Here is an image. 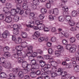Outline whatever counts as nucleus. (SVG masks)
<instances>
[{
	"label": "nucleus",
	"instance_id": "nucleus-1",
	"mask_svg": "<svg viewBox=\"0 0 79 79\" xmlns=\"http://www.w3.org/2000/svg\"><path fill=\"white\" fill-rule=\"evenodd\" d=\"M27 67V68H26V69H23L21 71H20L18 73V75L20 78H23L24 77L23 74H26V73H27V71H30L29 66L28 65Z\"/></svg>",
	"mask_w": 79,
	"mask_h": 79
},
{
	"label": "nucleus",
	"instance_id": "nucleus-2",
	"mask_svg": "<svg viewBox=\"0 0 79 79\" xmlns=\"http://www.w3.org/2000/svg\"><path fill=\"white\" fill-rule=\"evenodd\" d=\"M57 48L59 50H57L55 51V54L56 56H60L61 55V53H63L64 51L63 49V47L61 45H58L57 47Z\"/></svg>",
	"mask_w": 79,
	"mask_h": 79
},
{
	"label": "nucleus",
	"instance_id": "nucleus-3",
	"mask_svg": "<svg viewBox=\"0 0 79 79\" xmlns=\"http://www.w3.org/2000/svg\"><path fill=\"white\" fill-rule=\"evenodd\" d=\"M11 8V4L10 3H7L6 4V7L3 8V11L4 12L5 14L6 15H9L10 13H11L10 11V8Z\"/></svg>",
	"mask_w": 79,
	"mask_h": 79
},
{
	"label": "nucleus",
	"instance_id": "nucleus-4",
	"mask_svg": "<svg viewBox=\"0 0 79 79\" xmlns=\"http://www.w3.org/2000/svg\"><path fill=\"white\" fill-rule=\"evenodd\" d=\"M0 61L1 62V64H2V66L6 69L10 65V64H11V63L9 62L5 61V58L3 57L0 58Z\"/></svg>",
	"mask_w": 79,
	"mask_h": 79
},
{
	"label": "nucleus",
	"instance_id": "nucleus-5",
	"mask_svg": "<svg viewBox=\"0 0 79 79\" xmlns=\"http://www.w3.org/2000/svg\"><path fill=\"white\" fill-rule=\"evenodd\" d=\"M18 60H19V63H22V65L23 68H27V65H28L29 66V68H30V64H27L26 61H23L22 58L19 57Z\"/></svg>",
	"mask_w": 79,
	"mask_h": 79
},
{
	"label": "nucleus",
	"instance_id": "nucleus-6",
	"mask_svg": "<svg viewBox=\"0 0 79 79\" xmlns=\"http://www.w3.org/2000/svg\"><path fill=\"white\" fill-rule=\"evenodd\" d=\"M31 65L32 67L31 69H39V65L36 64L35 60L34 59L31 61Z\"/></svg>",
	"mask_w": 79,
	"mask_h": 79
},
{
	"label": "nucleus",
	"instance_id": "nucleus-7",
	"mask_svg": "<svg viewBox=\"0 0 79 79\" xmlns=\"http://www.w3.org/2000/svg\"><path fill=\"white\" fill-rule=\"evenodd\" d=\"M23 58H26V56H28V58L30 57V46L27 47V49L26 52H24V54L23 55Z\"/></svg>",
	"mask_w": 79,
	"mask_h": 79
},
{
	"label": "nucleus",
	"instance_id": "nucleus-8",
	"mask_svg": "<svg viewBox=\"0 0 79 79\" xmlns=\"http://www.w3.org/2000/svg\"><path fill=\"white\" fill-rule=\"evenodd\" d=\"M62 10H63L64 12H63V15L64 16V17H67L68 16H69L68 15L69 14L68 11V8L66 6H62Z\"/></svg>",
	"mask_w": 79,
	"mask_h": 79
},
{
	"label": "nucleus",
	"instance_id": "nucleus-9",
	"mask_svg": "<svg viewBox=\"0 0 79 79\" xmlns=\"http://www.w3.org/2000/svg\"><path fill=\"white\" fill-rule=\"evenodd\" d=\"M7 69H9L10 71H13L15 74L18 73V71H19V69L18 68H13L11 67V64H9V66L7 68Z\"/></svg>",
	"mask_w": 79,
	"mask_h": 79
},
{
	"label": "nucleus",
	"instance_id": "nucleus-10",
	"mask_svg": "<svg viewBox=\"0 0 79 79\" xmlns=\"http://www.w3.org/2000/svg\"><path fill=\"white\" fill-rule=\"evenodd\" d=\"M15 49L13 50V52L14 53H17L18 52H20L23 50V48L21 46H17L16 47Z\"/></svg>",
	"mask_w": 79,
	"mask_h": 79
},
{
	"label": "nucleus",
	"instance_id": "nucleus-11",
	"mask_svg": "<svg viewBox=\"0 0 79 79\" xmlns=\"http://www.w3.org/2000/svg\"><path fill=\"white\" fill-rule=\"evenodd\" d=\"M72 64L74 67V70L75 72L77 73L79 72V65H77V64L76 61L72 62Z\"/></svg>",
	"mask_w": 79,
	"mask_h": 79
},
{
	"label": "nucleus",
	"instance_id": "nucleus-12",
	"mask_svg": "<svg viewBox=\"0 0 79 79\" xmlns=\"http://www.w3.org/2000/svg\"><path fill=\"white\" fill-rule=\"evenodd\" d=\"M30 56L31 57H35L37 56V52H32V46H30Z\"/></svg>",
	"mask_w": 79,
	"mask_h": 79
},
{
	"label": "nucleus",
	"instance_id": "nucleus-13",
	"mask_svg": "<svg viewBox=\"0 0 79 79\" xmlns=\"http://www.w3.org/2000/svg\"><path fill=\"white\" fill-rule=\"evenodd\" d=\"M23 8L24 9V10H27H27L25 11V13L26 15H30V9L28 8V6L27 5L26 6H23Z\"/></svg>",
	"mask_w": 79,
	"mask_h": 79
},
{
	"label": "nucleus",
	"instance_id": "nucleus-14",
	"mask_svg": "<svg viewBox=\"0 0 79 79\" xmlns=\"http://www.w3.org/2000/svg\"><path fill=\"white\" fill-rule=\"evenodd\" d=\"M65 72H63V69L62 68H59L58 69V71L57 72V75L58 76H63Z\"/></svg>",
	"mask_w": 79,
	"mask_h": 79
},
{
	"label": "nucleus",
	"instance_id": "nucleus-15",
	"mask_svg": "<svg viewBox=\"0 0 79 79\" xmlns=\"http://www.w3.org/2000/svg\"><path fill=\"white\" fill-rule=\"evenodd\" d=\"M10 13H9V15L10 14V15H12V16H15V15H16L18 13V12L17 11H16V9H12L11 10V12H10Z\"/></svg>",
	"mask_w": 79,
	"mask_h": 79
},
{
	"label": "nucleus",
	"instance_id": "nucleus-16",
	"mask_svg": "<svg viewBox=\"0 0 79 79\" xmlns=\"http://www.w3.org/2000/svg\"><path fill=\"white\" fill-rule=\"evenodd\" d=\"M40 35V33L38 31H35L33 36V39H37Z\"/></svg>",
	"mask_w": 79,
	"mask_h": 79
},
{
	"label": "nucleus",
	"instance_id": "nucleus-17",
	"mask_svg": "<svg viewBox=\"0 0 79 79\" xmlns=\"http://www.w3.org/2000/svg\"><path fill=\"white\" fill-rule=\"evenodd\" d=\"M69 40L70 42V43L72 45H73V46H76V45H75V44H74V43H75V41H76V39H75V38H71Z\"/></svg>",
	"mask_w": 79,
	"mask_h": 79
},
{
	"label": "nucleus",
	"instance_id": "nucleus-18",
	"mask_svg": "<svg viewBox=\"0 0 79 79\" xmlns=\"http://www.w3.org/2000/svg\"><path fill=\"white\" fill-rule=\"evenodd\" d=\"M35 69H31V70H30V76H31V77H35L34 75V74H35L34 71H35Z\"/></svg>",
	"mask_w": 79,
	"mask_h": 79
},
{
	"label": "nucleus",
	"instance_id": "nucleus-19",
	"mask_svg": "<svg viewBox=\"0 0 79 79\" xmlns=\"http://www.w3.org/2000/svg\"><path fill=\"white\" fill-rule=\"evenodd\" d=\"M53 59H50V61L51 62V64L53 67H56L57 65L56 64V62L53 61Z\"/></svg>",
	"mask_w": 79,
	"mask_h": 79
},
{
	"label": "nucleus",
	"instance_id": "nucleus-20",
	"mask_svg": "<svg viewBox=\"0 0 79 79\" xmlns=\"http://www.w3.org/2000/svg\"><path fill=\"white\" fill-rule=\"evenodd\" d=\"M5 21L8 23H11L12 21V18L10 17H6Z\"/></svg>",
	"mask_w": 79,
	"mask_h": 79
},
{
	"label": "nucleus",
	"instance_id": "nucleus-21",
	"mask_svg": "<svg viewBox=\"0 0 79 79\" xmlns=\"http://www.w3.org/2000/svg\"><path fill=\"white\" fill-rule=\"evenodd\" d=\"M75 56L76 57H73L70 58V60L72 61V62L73 61H79V57L78 56Z\"/></svg>",
	"mask_w": 79,
	"mask_h": 79
},
{
	"label": "nucleus",
	"instance_id": "nucleus-22",
	"mask_svg": "<svg viewBox=\"0 0 79 79\" xmlns=\"http://www.w3.org/2000/svg\"><path fill=\"white\" fill-rule=\"evenodd\" d=\"M47 73H42V76L43 77H44V79H49L50 77L46 75Z\"/></svg>",
	"mask_w": 79,
	"mask_h": 79
},
{
	"label": "nucleus",
	"instance_id": "nucleus-23",
	"mask_svg": "<svg viewBox=\"0 0 79 79\" xmlns=\"http://www.w3.org/2000/svg\"><path fill=\"white\" fill-rule=\"evenodd\" d=\"M71 15L73 17H75L77 15V12L75 10H72L71 12Z\"/></svg>",
	"mask_w": 79,
	"mask_h": 79
},
{
	"label": "nucleus",
	"instance_id": "nucleus-24",
	"mask_svg": "<svg viewBox=\"0 0 79 79\" xmlns=\"http://www.w3.org/2000/svg\"><path fill=\"white\" fill-rule=\"evenodd\" d=\"M53 15H58L59 14V11L58 9L57 8H55L53 10Z\"/></svg>",
	"mask_w": 79,
	"mask_h": 79
},
{
	"label": "nucleus",
	"instance_id": "nucleus-25",
	"mask_svg": "<svg viewBox=\"0 0 79 79\" xmlns=\"http://www.w3.org/2000/svg\"><path fill=\"white\" fill-rule=\"evenodd\" d=\"M7 77V75H6V74L4 73V72H1L0 73V77Z\"/></svg>",
	"mask_w": 79,
	"mask_h": 79
},
{
	"label": "nucleus",
	"instance_id": "nucleus-26",
	"mask_svg": "<svg viewBox=\"0 0 79 79\" xmlns=\"http://www.w3.org/2000/svg\"><path fill=\"white\" fill-rule=\"evenodd\" d=\"M30 23H31L30 25V27H33V29L37 30V27H38L34 26L33 25H31V24H33V25H34V23H34V22L33 21H32Z\"/></svg>",
	"mask_w": 79,
	"mask_h": 79
},
{
	"label": "nucleus",
	"instance_id": "nucleus-27",
	"mask_svg": "<svg viewBox=\"0 0 79 79\" xmlns=\"http://www.w3.org/2000/svg\"><path fill=\"white\" fill-rule=\"evenodd\" d=\"M39 64L41 66V67L42 68H44L45 65V62L42 61V60H40L39 61Z\"/></svg>",
	"mask_w": 79,
	"mask_h": 79
},
{
	"label": "nucleus",
	"instance_id": "nucleus-28",
	"mask_svg": "<svg viewBox=\"0 0 79 79\" xmlns=\"http://www.w3.org/2000/svg\"><path fill=\"white\" fill-rule=\"evenodd\" d=\"M22 36L23 39H26L27 37V35L26 33L22 32Z\"/></svg>",
	"mask_w": 79,
	"mask_h": 79
},
{
	"label": "nucleus",
	"instance_id": "nucleus-29",
	"mask_svg": "<svg viewBox=\"0 0 79 79\" xmlns=\"http://www.w3.org/2000/svg\"><path fill=\"white\" fill-rule=\"evenodd\" d=\"M38 27L40 30H43L45 28V25L44 24H42L40 25H38Z\"/></svg>",
	"mask_w": 79,
	"mask_h": 79
},
{
	"label": "nucleus",
	"instance_id": "nucleus-30",
	"mask_svg": "<svg viewBox=\"0 0 79 79\" xmlns=\"http://www.w3.org/2000/svg\"><path fill=\"white\" fill-rule=\"evenodd\" d=\"M27 44L26 42H23L21 44V47L23 48H26V47H27Z\"/></svg>",
	"mask_w": 79,
	"mask_h": 79
},
{
	"label": "nucleus",
	"instance_id": "nucleus-31",
	"mask_svg": "<svg viewBox=\"0 0 79 79\" xmlns=\"http://www.w3.org/2000/svg\"><path fill=\"white\" fill-rule=\"evenodd\" d=\"M65 21L66 22H69L70 21V20H71V17L70 16H68L67 17H65Z\"/></svg>",
	"mask_w": 79,
	"mask_h": 79
},
{
	"label": "nucleus",
	"instance_id": "nucleus-32",
	"mask_svg": "<svg viewBox=\"0 0 79 79\" xmlns=\"http://www.w3.org/2000/svg\"><path fill=\"white\" fill-rule=\"evenodd\" d=\"M69 52L71 53H74V52H76V48L74 47H71L70 48Z\"/></svg>",
	"mask_w": 79,
	"mask_h": 79
},
{
	"label": "nucleus",
	"instance_id": "nucleus-33",
	"mask_svg": "<svg viewBox=\"0 0 79 79\" xmlns=\"http://www.w3.org/2000/svg\"><path fill=\"white\" fill-rule=\"evenodd\" d=\"M21 42H22V39L21 38L19 37L17 40L15 41V43L16 44H20V43H21Z\"/></svg>",
	"mask_w": 79,
	"mask_h": 79
},
{
	"label": "nucleus",
	"instance_id": "nucleus-34",
	"mask_svg": "<svg viewBox=\"0 0 79 79\" xmlns=\"http://www.w3.org/2000/svg\"><path fill=\"white\" fill-rule=\"evenodd\" d=\"M37 26H40L41 25H42V24H43V23H44V21H41L40 22L37 21L35 22Z\"/></svg>",
	"mask_w": 79,
	"mask_h": 79
},
{
	"label": "nucleus",
	"instance_id": "nucleus-35",
	"mask_svg": "<svg viewBox=\"0 0 79 79\" xmlns=\"http://www.w3.org/2000/svg\"><path fill=\"white\" fill-rule=\"evenodd\" d=\"M58 19L59 21L63 22V21H64V17L63 16H60L58 18Z\"/></svg>",
	"mask_w": 79,
	"mask_h": 79
},
{
	"label": "nucleus",
	"instance_id": "nucleus-36",
	"mask_svg": "<svg viewBox=\"0 0 79 79\" xmlns=\"http://www.w3.org/2000/svg\"><path fill=\"white\" fill-rule=\"evenodd\" d=\"M32 2L35 5H38L39 4V0H33Z\"/></svg>",
	"mask_w": 79,
	"mask_h": 79
},
{
	"label": "nucleus",
	"instance_id": "nucleus-37",
	"mask_svg": "<svg viewBox=\"0 0 79 79\" xmlns=\"http://www.w3.org/2000/svg\"><path fill=\"white\" fill-rule=\"evenodd\" d=\"M30 8L32 10H35V9H36V5L34 4H31Z\"/></svg>",
	"mask_w": 79,
	"mask_h": 79
},
{
	"label": "nucleus",
	"instance_id": "nucleus-38",
	"mask_svg": "<svg viewBox=\"0 0 79 79\" xmlns=\"http://www.w3.org/2000/svg\"><path fill=\"white\" fill-rule=\"evenodd\" d=\"M9 76H10L9 78L10 79H15V78H16V76H15L13 74L11 73H10L9 75Z\"/></svg>",
	"mask_w": 79,
	"mask_h": 79
},
{
	"label": "nucleus",
	"instance_id": "nucleus-39",
	"mask_svg": "<svg viewBox=\"0 0 79 79\" xmlns=\"http://www.w3.org/2000/svg\"><path fill=\"white\" fill-rule=\"evenodd\" d=\"M68 23L69 24V25L70 26H73L75 24V22H74L73 21H71L70 20V21L68 22Z\"/></svg>",
	"mask_w": 79,
	"mask_h": 79
},
{
	"label": "nucleus",
	"instance_id": "nucleus-40",
	"mask_svg": "<svg viewBox=\"0 0 79 79\" xmlns=\"http://www.w3.org/2000/svg\"><path fill=\"white\" fill-rule=\"evenodd\" d=\"M4 56L6 58L10 56V53L8 52H6L4 53Z\"/></svg>",
	"mask_w": 79,
	"mask_h": 79
},
{
	"label": "nucleus",
	"instance_id": "nucleus-41",
	"mask_svg": "<svg viewBox=\"0 0 79 79\" xmlns=\"http://www.w3.org/2000/svg\"><path fill=\"white\" fill-rule=\"evenodd\" d=\"M13 33L14 34H15L16 35H18L19 34V29L14 30Z\"/></svg>",
	"mask_w": 79,
	"mask_h": 79
},
{
	"label": "nucleus",
	"instance_id": "nucleus-42",
	"mask_svg": "<svg viewBox=\"0 0 79 79\" xmlns=\"http://www.w3.org/2000/svg\"><path fill=\"white\" fill-rule=\"evenodd\" d=\"M51 76L52 77H55L57 76V73L55 72H53L51 73Z\"/></svg>",
	"mask_w": 79,
	"mask_h": 79
},
{
	"label": "nucleus",
	"instance_id": "nucleus-43",
	"mask_svg": "<svg viewBox=\"0 0 79 79\" xmlns=\"http://www.w3.org/2000/svg\"><path fill=\"white\" fill-rule=\"evenodd\" d=\"M19 16H15L13 18L14 20L15 21V22H17V21H18V20H19Z\"/></svg>",
	"mask_w": 79,
	"mask_h": 79
},
{
	"label": "nucleus",
	"instance_id": "nucleus-44",
	"mask_svg": "<svg viewBox=\"0 0 79 79\" xmlns=\"http://www.w3.org/2000/svg\"><path fill=\"white\" fill-rule=\"evenodd\" d=\"M41 12L43 14H45L47 13V10L45 8H43L41 10Z\"/></svg>",
	"mask_w": 79,
	"mask_h": 79
},
{
	"label": "nucleus",
	"instance_id": "nucleus-45",
	"mask_svg": "<svg viewBox=\"0 0 79 79\" xmlns=\"http://www.w3.org/2000/svg\"><path fill=\"white\" fill-rule=\"evenodd\" d=\"M45 38L44 37H40L38 39V41L39 42H42L44 40Z\"/></svg>",
	"mask_w": 79,
	"mask_h": 79
},
{
	"label": "nucleus",
	"instance_id": "nucleus-46",
	"mask_svg": "<svg viewBox=\"0 0 79 79\" xmlns=\"http://www.w3.org/2000/svg\"><path fill=\"white\" fill-rule=\"evenodd\" d=\"M41 70L42 72L44 71L45 72H48V70L47 67H44V68L41 69Z\"/></svg>",
	"mask_w": 79,
	"mask_h": 79
},
{
	"label": "nucleus",
	"instance_id": "nucleus-47",
	"mask_svg": "<svg viewBox=\"0 0 79 79\" xmlns=\"http://www.w3.org/2000/svg\"><path fill=\"white\" fill-rule=\"evenodd\" d=\"M10 49V48L8 46L5 47L3 49V50L4 52H7V51H8Z\"/></svg>",
	"mask_w": 79,
	"mask_h": 79
},
{
	"label": "nucleus",
	"instance_id": "nucleus-48",
	"mask_svg": "<svg viewBox=\"0 0 79 79\" xmlns=\"http://www.w3.org/2000/svg\"><path fill=\"white\" fill-rule=\"evenodd\" d=\"M13 28L14 30H18V25L17 24H15L13 25Z\"/></svg>",
	"mask_w": 79,
	"mask_h": 79
},
{
	"label": "nucleus",
	"instance_id": "nucleus-49",
	"mask_svg": "<svg viewBox=\"0 0 79 79\" xmlns=\"http://www.w3.org/2000/svg\"><path fill=\"white\" fill-rule=\"evenodd\" d=\"M63 76H65V77H66V78H69V74H67V73L66 72H64V73Z\"/></svg>",
	"mask_w": 79,
	"mask_h": 79
},
{
	"label": "nucleus",
	"instance_id": "nucleus-50",
	"mask_svg": "<svg viewBox=\"0 0 79 79\" xmlns=\"http://www.w3.org/2000/svg\"><path fill=\"white\" fill-rule=\"evenodd\" d=\"M44 57L46 60H48V59H50V58L51 57V56H50L48 55H45L44 56Z\"/></svg>",
	"mask_w": 79,
	"mask_h": 79
},
{
	"label": "nucleus",
	"instance_id": "nucleus-51",
	"mask_svg": "<svg viewBox=\"0 0 79 79\" xmlns=\"http://www.w3.org/2000/svg\"><path fill=\"white\" fill-rule=\"evenodd\" d=\"M40 19H43L44 18V15L43 14H40L39 16Z\"/></svg>",
	"mask_w": 79,
	"mask_h": 79
},
{
	"label": "nucleus",
	"instance_id": "nucleus-52",
	"mask_svg": "<svg viewBox=\"0 0 79 79\" xmlns=\"http://www.w3.org/2000/svg\"><path fill=\"white\" fill-rule=\"evenodd\" d=\"M34 15H35V14L33 12L30 13V17L32 19H34Z\"/></svg>",
	"mask_w": 79,
	"mask_h": 79
},
{
	"label": "nucleus",
	"instance_id": "nucleus-53",
	"mask_svg": "<svg viewBox=\"0 0 79 79\" xmlns=\"http://www.w3.org/2000/svg\"><path fill=\"white\" fill-rule=\"evenodd\" d=\"M53 52V50H52V48H50L49 49L48 51V52L49 54H50V55H52V53Z\"/></svg>",
	"mask_w": 79,
	"mask_h": 79
},
{
	"label": "nucleus",
	"instance_id": "nucleus-54",
	"mask_svg": "<svg viewBox=\"0 0 79 79\" xmlns=\"http://www.w3.org/2000/svg\"><path fill=\"white\" fill-rule=\"evenodd\" d=\"M56 40V38L55 37H52L51 39V42H55Z\"/></svg>",
	"mask_w": 79,
	"mask_h": 79
},
{
	"label": "nucleus",
	"instance_id": "nucleus-55",
	"mask_svg": "<svg viewBox=\"0 0 79 79\" xmlns=\"http://www.w3.org/2000/svg\"><path fill=\"white\" fill-rule=\"evenodd\" d=\"M12 39L13 41H15V42H16V36H15V35H13L12 36Z\"/></svg>",
	"mask_w": 79,
	"mask_h": 79
},
{
	"label": "nucleus",
	"instance_id": "nucleus-56",
	"mask_svg": "<svg viewBox=\"0 0 79 79\" xmlns=\"http://www.w3.org/2000/svg\"><path fill=\"white\" fill-rule=\"evenodd\" d=\"M2 35L3 37V38H5L7 37V35H6V33H5L4 32L2 33Z\"/></svg>",
	"mask_w": 79,
	"mask_h": 79
},
{
	"label": "nucleus",
	"instance_id": "nucleus-57",
	"mask_svg": "<svg viewBox=\"0 0 79 79\" xmlns=\"http://www.w3.org/2000/svg\"><path fill=\"white\" fill-rule=\"evenodd\" d=\"M49 19H50V20H51V21H53V20L54 19V17H53V16L52 15H49Z\"/></svg>",
	"mask_w": 79,
	"mask_h": 79
},
{
	"label": "nucleus",
	"instance_id": "nucleus-58",
	"mask_svg": "<svg viewBox=\"0 0 79 79\" xmlns=\"http://www.w3.org/2000/svg\"><path fill=\"white\" fill-rule=\"evenodd\" d=\"M71 48V46L69 44L67 45L66 46V48L67 50H69Z\"/></svg>",
	"mask_w": 79,
	"mask_h": 79
},
{
	"label": "nucleus",
	"instance_id": "nucleus-59",
	"mask_svg": "<svg viewBox=\"0 0 79 79\" xmlns=\"http://www.w3.org/2000/svg\"><path fill=\"white\" fill-rule=\"evenodd\" d=\"M43 30H44V32H49V28L47 27H45L44 28Z\"/></svg>",
	"mask_w": 79,
	"mask_h": 79
},
{
	"label": "nucleus",
	"instance_id": "nucleus-60",
	"mask_svg": "<svg viewBox=\"0 0 79 79\" xmlns=\"http://www.w3.org/2000/svg\"><path fill=\"white\" fill-rule=\"evenodd\" d=\"M62 42L64 45H67L68 44V41L65 40H63L62 41Z\"/></svg>",
	"mask_w": 79,
	"mask_h": 79
},
{
	"label": "nucleus",
	"instance_id": "nucleus-61",
	"mask_svg": "<svg viewBox=\"0 0 79 79\" xmlns=\"http://www.w3.org/2000/svg\"><path fill=\"white\" fill-rule=\"evenodd\" d=\"M46 6L47 8H50L51 7V5L50 3H47L46 5Z\"/></svg>",
	"mask_w": 79,
	"mask_h": 79
},
{
	"label": "nucleus",
	"instance_id": "nucleus-62",
	"mask_svg": "<svg viewBox=\"0 0 79 79\" xmlns=\"http://www.w3.org/2000/svg\"><path fill=\"white\" fill-rule=\"evenodd\" d=\"M70 30L72 31H76V27H72L71 28Z\"/></svg>",
	"mask_w": 79,
	"mask_h": 79
},
{
	"label": "nucleus",
	"instance_id": "nucleus-63",
	"mask_svg": "<svg viewBox=\"0 0 79 79\" xmlns=\"http://www.w3.org/2000/svg\"><path fill=\"white\" fill-rule=\"evenodd\" d=\"M43 59V57L41 56H39L37 57V59L38 60H42Z\"/></svg>",
	"mask_w": 79,
	"mask_h": 79
},
{
	"label": "nucleus",
	"instance_id": "nucleus-64",
	"mask_svg": "<svg viewBox=\"0 0 79 79\" xmlns=\"http://www.w3.org/2000/svg\"><path fill=\"white\" fill-rule=\"evenodd\" d=\"M66 67L67 68H71L72 67V65L71 64H69L66 65Z\"/></svg>",
	"mask_w": 79,
	"mask_h": 79
}]
</instances>
